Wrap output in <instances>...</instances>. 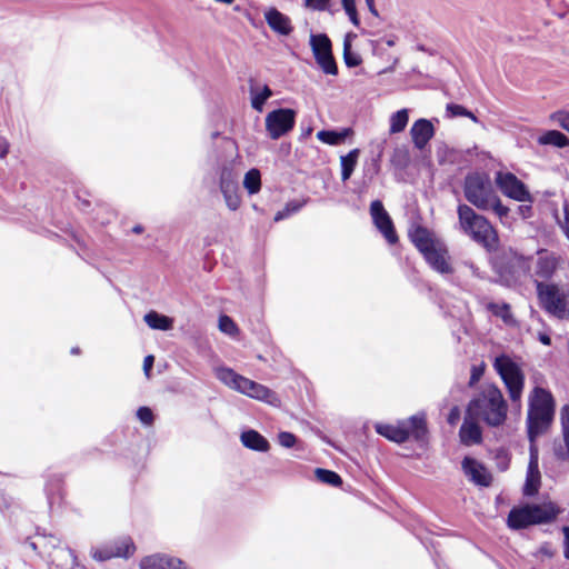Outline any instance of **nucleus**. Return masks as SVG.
I'll return each instance as SVG.
<instances>
[{
  "mask_svg": "<svg viewBox=\"0 0 569 569\" xmlns=\"http://www.w3.org/2000/svg\"><path fill=\"white\" fill-rule=\"evenodd\" d=\"M487 309L496 317L501 318L506 323L510 322L512 319L510 306L508 303L489 302L487 305Z\"/></svg>",
  "mask_w": 569,
  "mask_h": 569,
  "instance_id": "38",
  "label": "nucleus"
},
{
  "mask_svg": "<svg viewBox=\"0 0 569 569\" xmlns=\"http://www.w3.org/2000/svg\"><path fill=\"white\" fill-rule=\"evenodd\" d=\"M558 512L552 503L512 508L508 515V526L512 529H523L531 525L547 523L556 519Z\"/></svg>",
  "mask_w": 569,
  "mask_h": 569,
  "instance_id": "5",
  "label": "nucleus"
},
{
  "mask_svg": "<svg viewBox=\"0 0 569 569\" xmlns=\"http://www.w3.org/2000/svg\"><path fill=\"white\" fill-rule=\"evenodd\" d=\"M316 477L319 481L330 486L337 487L342 483L341 477L331 470L318 468L316 469Z\"/></svg>",
  "mask_w": 569,
  "mask_h": 569,
  "instance_id": "37",
  "label": "nucleus"
},
{
  "mask_svg": "<svg viewBox=\"0 0 569 569\" xmlns=\"http://www.w3.org/2000/svg\"><path fill=\"white\" fill-rule=\"evenodd\" d=\"M508 415V403L500 388L491 382L479 386L467 406V416L489 427H500Z\"/></svg>",
  "mask_w": 569,
  "mask_h": 569,
  "instance_id": "1",
  "label": "nucleus"
},
{
  "mask_svg": "<svg viewBox=\"0 0 569 569\" xmlns=\"http://www.w3.org/2000/svg\"><path fill=\"white\" fill-rule=\"evenodd\" d=\"M240 440L246 448L254 451L266 452L270 448L268 440L252 429L243 431L240 436Z\"/></svg>",
  "mask_w": 569,
  "mask_h": 569,
  "instance_id": "21",
  "label": "nucleus"
},
{
  "mask_svg": "<svg viewBox=\"0 0 569 569\" xmlns=\"http://www.w3.org/2000/svg\"><path fill=\"white\" fill-rule=\"evenodd\" d=\"M221 192L224 197L226 204L230 210L234 211L240 207L241 199L238 194V189H231Z\"/></svg>",
  "mask_w": 569,
  "mask_h": 569,
  "instance_id": "40",
  "label": "nucleus"
},
{
  "mask_svg": "<svg viewBox=\"0 0 569 569\" xmlns=\"http://www.w3.org/2000/svg\"><path fill=\"white\" fill-rule=\"evenodd\" d=\"M408 121H409L408 109L405 108V109L398 110L397 112L392 113L390 116V120H389L390 133L393 134V133L402 132L406 129Z\"/></svg>",
  "mask_w": 569,
  "mask_h": 569,
  "instance_id": "30",
  "label": "nucleus"
},
{
  "mask_svg": "<svg viewBox=\"0 0 569 569\" xmlns=\"http://www.w3.org/2000/svg\"><path fill=\"white\" fill-rule=\"evenodd\" d=\"M231 189H238L237 177L231 168L223 167L220 173V190L228 191Z\"/></svg>",
  "mask_w": 569,
  "mask_h": 569,
  "instance_id": "34",
  "label": "nucleus"
},
{
  "mask_svg": "<svg viewBox=\"0 0 569 569\" xmlns=\"http://www.w3.org/2000/svg\"><path fill=\"white\" fill-rule=\"evenodd\" d=\"M272 96L271 89L264 84L261 90L250 87L251 106L261 112L266 101Z\"/></svg>",
  "mask_w": 569,
  "mask_h": 569,
  "instance_id": "28",
  "label": "nucleus"
},
{
  "mask_svg": "<svg viewBox=\"0 0 569 569\" xmlns=\"http://www.w3.org/2000/svg\"><path fill=\"white\" fill-rule=\"evenodd\" d=\"M296 123V111L281 108L269 112L266 117V130L271 139L277 140L291 131Z\"/></svg>",
  "mask_w": 569,
  "mask_h": 569,
  "instance_id": "10",
  "label": "nucleus"
},
{
  "mask_svg": "<svg viewBox=\"0 0 569 569\" xmlns=\"http://www.w3.org/2000/svg\"><path fill=\"white\" fill-rule=\"evenodd\" d=\"M376 431L397 443H402L410 437H413L417 441H422L427 435L426 418L423 415H416L397 425L378 423L376 425Z\"/></svg>",
  "mask_w": 569,
  "mask_h": 569,
  "instance_id": "4",
  "label": "nucleus"
},
{
  "mask_svg": "<svg viewBox=\"0 0 569 569\" xmlns=\"http://www.w3.org/2000/svg\"><path fill=\"white\" fill-rule=\"evenodd\" d=\"M370 214L375 226L383 234L386 240L391 244L396 243L398 241V237L392 220L380 200H373L371 202Z\"/></svg>",
  "mask_w": 569,
  "mask_h": 569,
  "instance_id": "12",
  "label": "nucleus"
},
{
  "mask_svg": "<svg viewBox=\"0 0 569 569\" xmlns=\"http://www.w3.org/2000/svg\"><path fill=\"white\" fill-rule=\"evenodd\" d=\"M127 539H131L130 537H123L119 540H116L113 541L112 543H110V546L113 548V549H119V550H122V551H126V548L123 546V542L127 540Z\"/></svg>",
  "mask_w": 569,
  "mask_h": 569,
  "instance_id": "54",
  "label": "nucleus"
},
{
  "mask_svg": "<svg viewBox=\"0 0 569 569\" xmlns=\"http://www.w3.org/2000/svg\"><path fill=\"white\" fill-rule=\"evenodd\" d=\"M541 485V475L539 471L538 451L531 446L530 447V459L527 468L526 482L523 486V495L532 497L538 493Z\"/></svg>",
  "mask_w": 569,
  "mask_h": 569,
  "instance_id": "13",
  "label": "nucleus"
},
{
  "mask_svg": "<svg viewBox=\"0 0 569 569\" xmlns=\"http://www.w3.org/2000/svg\"><path fill=\"white\" fill-rule=\"evenodd\" d=\"M278 441L282 447L291 448L295 446L297 438L291 432L282 431L278 435Z\"/></svg>",
  "mask_w": 569,
  "mask_h": 569,
  "instance_id": "47",
  "label": "nucleus"
},
{
  "mask_svg": "<svg viewBox=\"0 0 569 569\" xmlns=\"http://www.w3.org/2000/svg\"><path fill=\"white\" fill-rule=\"evenodd\" d=\"M561 426H562V436L565 442L563 448H556L555 453L561 460L569 459V405H566L561 409Z\"/></svg>",
  "mask_w": 569,
  "mask_h": 569,
  "instance_id": "23",
  "label": "nucleus"
},
{
  "mask_svg": "<svg viewBox=\"0 0 569 569\" xmlns=\"http://www.w3.org/2000/svg\"><path fill=\"white\" fill-rule=\"evenodd\" d=\"M358 156H359V150L353 149V150L349 151L346 156L341 157L340 163H341L342 181H347L351 177V174L356 168L357 161H358Z\"/></svg>",
  "mask_w": 569,
  "mask_h": 569,
  "instance_id": "26",
  "label": "nucleus"
},
{
  "mask_svg": "<svg viewBox=\"0 0 569 569\" xmlns=\"http://www.w3.org/2000/svg\"><path fill=\"white\" fill-rule=\"evenodd\" d=\"M243 186L250 194L257 193L261 188V174L258 169H250L243 179Z\"/></svg>",
  "mask_w": 569,
  "mask_h": 569,
  "instance_id": "33",
  "label": "nucleus"
},
{
  "mask_svg": "<svg viewBox=\"0 0 569 569\" xmlns=\"http://www.w3.org/2000/svg\"><path fill=\"white\" fill-rule=\"evenodd\" d=\"M565 557L569 559V528H565Z\"/></svg>",
  "mask_w": 569,
  "mask_h": 569,
  "instance_id": "55",
  "label": "nucleus"
},
{
  "mask_svg": "<svg viewBox=\"0 0 569 569\" xmlns=\"http://www.w3.org/2000/svg\"><path fill=\"white\" fill-rule=\"evenodd\" d=\"M349 133L350 129H343L342 131L321 130L317 133V138L323 143L337 146L343 142Z\"/></svg>",
  "mask_w": 569,
  "mask_h": 569,
  "instance_id": "27",
  "label": "nucleus"
},
{
  "mask_svg": "<svg viewBox=\"0 0 569 569\" xmlns=\"http://www.w3.org/2000/svg\"><path fill=\"white\" fill-rule=\"evenodd\" d=\"M537 296L542 309L549 315L563 319L567 315L569 292L555 283L536 282Z\"/></svg>",
  "mask_w": 569,
  "mask_h": 569,
  "instance_id": "8",
  "label": "nucleus"
},
{
  "mask_svg": "<svg viewBox=\"0 0 569 569\" xmlns=\"http://www.w3.org/2000/svg\"><path fill=\"white\" fill-rule=\"evenodd\" d=\"M479 420H473L467 416L459 430L460 441L466 446L478 445L482 441V431L478 425Z\"/></svg>",
  "mask_w": 569,
  "mask_h": 569,
  "instance_id": "19",
  "label": "nucleus"
},
{
  "mask_svg": "<svg viewBox=\"0 0 569 569\" xmlns=\"http://www.w3.org/2000/svg\"><path fill=\"white\" fill-rule=\"evenodd\" d=\"M538 338H539V341L542 345H545V346H550L551 345V339H550V337L547 333L540 332Z\"/></svg>",
  "mask_w": 569,
  "mask_h": 569,
  "instance_id": "57",
  "label": "nucleus"
},
{
  "mask_svg": "<svg viewBox=\"0 0 569 569\" xmlns=\"http://www.w3.org/2000/svg\"><path fill=\"white\" fill-rule=\"evenodd\" d=\"M144 321L151 329L158 330H170L173 325L172 319L156 311L148 312L144 316Z\"/></svg>",
  "mask_w": 569,
  "mask_h": 569,
  "instance_id": "25",
  "label": "nucleus"
},
{
  "mask_svg": "<svg viewBox=\"0 0 569 569\" xmlns=\"http://www.w3.org/2000/svg\"><path fill=\"white\" fill-rule=\"evenodd\" d=\"M169 558L159 553L147 556L140 561V569H166L170 565Z\"/></svg>",
  "mask_w": 569,
  "mask_h": 569,
  "instance_id": "32",
  "label": "nucleus"
},
{
  "mask_svg": "<svg viewBox=\"0 0 569 569\" xmlns=\"http://www.w3.org/2000/svg\"><path fill=\"white\" fill-rule=\"evenodd\" d=\"M168 562H170V565H168V568L166 569H187V567L180 559L170 557Z\"/></svg>",
  "mask_w": 569,
  "mask_h": 569,
  "instance_id": "52",
  "label": "nucleus"
},
{
  "mask_svg": "<svg viewBox=\"0 0 569 569\" xmlns=\"http://www.w3.org/2000/svg\"><path fill=\"white\" fill-rule=\"evenodd\" d=\"M143 231V227L141 224H137L132 228V232L141 233Z\"/></svg>",
  "mask_w": 569,
  "mask_h": 569,
  "instance_id": "59",
  "label": "nucleus"
},
{
  "mask_svg": "<svg viewBox=\"0 0 569 569\" xmlns=\"http://www.w3.org/2000/svg\"><path fill=\"white\" fill-rule=\"evenodd\" d=\"M460 229L475 242L482 246L487 251L498 249L499 238L492 224L481 214H478L468 204H459L457 209Z\"/></svg>",
  "mask_w": 569,
  "mask_h": 569,
  "instance_id": "2",
  "label": "nucleus"
},
{
  "mask_svg": "<svg viewBox=\"0 0 569 569\" xmlns=\"http://www.w3.org/2000/svg\"><path fill=\"white\" fill-rule=\"evenodd\" d=\"M343 61L349 68L358 67L362 61L360 54L352 51L351 42L348 39L343 41Z\"/></svg>",
  "mask_w": 569,
  "mask_h": 569,
  "instance_id": "36",
  "label": "nucleus"
},
{
  "mask_svg": "<svg viewBox=\"0 0 569 569\" xmlns=\"http://www.w3.org/2000/svg\"><path fill=\"white\" fill-rule=\"evenodd\" d=\"M329 0H305V6L312 10L323 11L327 9Z\"/></svg>",
  "mask_w": 569,
  "mask_h": 569,
  "instance_id": "49",
  "label": "nucleus"
},
{
  "mask_svg": "<svg viewBox=\"0 0 569 569\" xmlns=\"http://www.w3.org/2000/svg\"><path fill=\"white\" fill-rule=\"evenodd\" d=\"M556 270V260L552 257L541 256L536 262V274L549 279Z\"/></svg>",
  "mask_w": 569,
  "mask_h": 569,
  "instance_id": "29",
  "label": "nucleus"
},
{
  "mask_svg": "<svg viewBox=\"0 0 569 569\" xmlns=\"http://www.w3.org/2000/svg\"><path fill=\"white\" fill-rule=\"evenodd\" d=\"M386 44L388 47H393L396 44V41H395L393 38H389V39L386 40Z\"/></svg>",
  "mask_w": 569,
  "mask_h": 569,
  "instance_id": "60",
  "label": "nucleus"
},
{
  "mask_svg": "<svg viewBox=\"0 0 569 569\" xmlns=\"http://www.w3.org/2000/svg\"><path fill=\"white\" fill-rule=\"evenodd\" d=\"M366 1V4L368 7V10L375 16V17H378V10L376 9V6H375V0H365Z\"/></svg>",
  "mask_w": 569,
  "mask_h": 569,
  "instance_id": "56",
  "label": "nucleus"
},
{
  "mask_svg": "<svg viewBox=\"0 0 569 569\" xmlns=\"http://www.w3.org/2000/svg\"><path fill=\"white\" fill-rule=\"evenodd\" d=\"M123 546L126 548V551L113 549L110 545H108L103 548L92 550L91 556L97 561H106L116 557L129 558L130 556L133 555L136 550L132 539H127L123 542Z\"/></svg>",
  "mask_w": 569,
  "mask_h": 569,
  "instance_id": "18",
  "label": "nucleus"
},
{
  "mask_svg": "<svg viewBox=\"0 0 569 569\" xmlns=\"http://www.w3.org/2000/svg\"><path fill=\"white\" fill-rule=\"evenodd\" d=\"M425 259L436 271L447 274L452 273V267L447 259V251L440 248L432 247L423 253Z\"/></svg>",
  "mask_w": 569,
  "mask_h": 569,
  "instance_id": "20",
  "label": "nucleus"
},
{
  "mask_svg": "<svg viewBox=\"0 0 569 569\" xmlns=\"http://www.w3.org/2000/svg\"><path fill=\"white\" fill-rule=\"evenodd\" d=\"M137 417L146 426H150L153 422V413L148 407H140L137 411Z\"/></svg>",
  "mask_w": 569,
  "mask_h": 569,
  "instance_id": "46",
  "label": "nucleus"
},
{
  "mask_svg": "<svg viewBox=\"0 0 569 569\" xmlns=\"http://www.w3.org/2000/svg\"><path fill=\"white\" fill-rule=\"evenodd\" d=\"M410 239L422 254L435 247L430 232L423 227L410 231Z\"/></svg>",
  "mask_w": 569,
  "mask_h": 569,
  "instance_id": "22",
  "label": "nucleus"
},
{
  "mask_svg": "<svg viewBox=\"0 0 569 569\" xmlns=\"http://www.w3.org/2000/svg\"><path fill=\"white\" fill-rule=\"evenodd\" d=\"M463 193L468 202L480 210H489V201L496 191L489 177L481 172H470L463 182Z\"/></svg>",
  "mask_w": 569,
  "mask_h": 569,
  "instance_id": "7",
  "label": "nucleus"
},
{
  "mask_svg": "<svg viewBox=\"0 0 569 569\" xmlns=\"http://www.w3.org/2000/svg\"><path fill=\"white\" fill-rule=\"evenodd\" d=\"M153 362H154V358L151 355L147 356L143 360V371L147 377H149V375H150V370L153 366Z\"/></svg>",
  "mask_w": 569,
  "mask_h": 569,
  "instance_id": "51",
  "label": "nucleus"
},
{
  "mask_svg": "<svg viewBox=\"0 0 569 569\" xmlns=\"http://www.w3.org/2000/svg\"><path fill=\"white\" fill-rule=\"evenodd\" d=\"M520 261H521L523 264H526V263L528 262V259H525V258H522V257H521V258H520Z\"/></svg>",
  "mask_w": 569,
  "mask_h": 569,
  "instance_id": "62",
  "label": "nucleus"
},
{
  "mask_svg": "<svg viewBox=\"0 0 569 569\" xmlns=\"http://www.w3.org/2000/svg\"><path fill=\"white\" fill-rule=\"evenodd\" d=\"M552 121H555L558 126L569 132V112L567 111H558L552 113Z\"/></svg>",
  "mask_w": 569,
  "mask_h": 569,
  "instance_id": "44",
  "label": "nucleus"
},
{
  "mask_svg": "<svg viewBox=\"0 0 569 569\" xmlns=\"http://www.w3.org/2000/svg\"><path fill=\"white\" fill-rule=\"evenodd\" d=\"M496 183L501 192L517 201H530L531 197L525 183L511 172H498Z\"/></svg>",
  "mask_w": 569,
  "mask_h": 569,
  "instance_id": "11",
  "label": "nucleus"
},
{
  "mask_svg": "<svg viewBox=\"0 0 569 569\" xmlns=\"http://www.w3.org/2000/svg\"><path fill=\"white\" fill-rule=\"evenodd\" d=\"M80 352L79 348L78 347H74L71 349V353L72 355H78Z\"/></svg>",
  "mask_w": 569,
  "mask_h": 569,
  "instance_id": "61",
  "label": "nucleus"
},
{
  "mask_svg": "<svg viewBox=\"0 0 569 569\" xmlns=\"http://www.w3.org/2000/svg\"><path fill=\"white\" fill-rule=\"evenodd\" d=\"M217 378L228 386L231 389L237 390L240 393H243L248 388L249 383L252 381L241 375H238L230 368H219L216 371Z\"/></svg>",
  "mask_w": 569,
  "mask_h": 569,
  "instance_id": "17",
  "label": "nucleus"
},
{
  "mask_svg": "<svg viewBox=\"0 0 569 569\" xmlns=\"http://www.w3.org/2000/svg\"><path fill=\"white\" fill-rule=\"evenodd\" d=\"M465 114H468V109H466L463 106L448 103L446 107V116L448 118L465 117Z\"/></svg>",
  "mask_w": 569,
  "mask_h": 569,
  "instance_id": "43",
  "label": "nucleus"
},
{
  "mask_svg": "<svg viewBox=\"0 0 569 569\" xmlns=\"http://www.w3.org/2000/svg\"><path fill=\"white\" fill-rule=\"evenodd\" d=\"M341 4L351 23L355 27H359L360 20L357 12L356 0H341Z\"/></svg>",
  "mask_w": 569,
  "mask_h": 569,
  "instance_id": "39",
  "label": "nucleus"
},
{
  "mask_svg": "<svg viewBox=\"0 0 569 569\" xmlns=\"http://www.w3.org/2000/svg\"><path fill=\"white\" fill-rule=\"evenodd\" d=\"M493 368L501 378L512 403L520 402L525 388V373L509 356L495 358Z\"/></svg>",
  "mask_w": 569,
  "mask_h": 569,
  "instance_id": "6",
  "label": "nucleus"
},
{
  "mask_svg": "<svg viewBox=\"0 0 569 569\" xmlns=\"http://www.w3.org/2000/svg\"><path fill=\"white\" fill-rule=\"evenodd\" d=\"M219 329L228 335H233L237 331V326L234 321L228 316H220L219 318Z\"/></svg>",
  "mask_w": 569,
  "mask_h": 569,
  "instance_id": "42",
  "label": "nucleus"
},
{
  "mask_svg": "<svg viewBox=\"0 0 569 569\" xmlns=\"http://www.w3.org/2000/svg\"><path fill=\"white\" fill-rule=\"evenodd\" d=\"M465 117L470 118L476 123L479 122V119L469 110H468V114H465Z\"/></svg>",
  "mask_w": 569,
  "mask_h": 569,
  "instance_id": "58",
  "label": "nucleus"
},
{
  "mask_svg": "<svg viewBox=\"0 0 569 569\" xmlns=\"http://www.w3.org/2000/svg\"><path fill=\"white\" fill-rule=\"evenodd\" d=\"M411 140L418 150H422L435 136V127L430 120L418 119L410 129Z\"/></svg>",
  "mask_w": 569,
  "mask_h": 569,
  "instance_id": "14",
  "label": "nucleus"
},
{
  "mask_svg": "<svg viewBox=\"0 0 569 569\" xmlns=\"http://www.w3.org/2000/svg\"><path fill=\"white\" fill-rule=\"evenodd\" d=\"M301 207H302V204H300V203H288L283 210L278 211L276 213L274 221H280V220L289 217L292 212L299 211Z\"/></svg>",
  "mask_w": 569,
  "mask_h": 569,
  "instance_id": "45",
  "label": "nucleus"
},
{
  "mask_svg": "<svg viewBox=\"0 0 569 569\" xmlns=\"http://www.w3.org/2000/svg\"><path fill=\"white\" fill-rule=\"evenodd\" d=\"M460 419V410L457 406L452 407L448 415V422L450 425H456Z\"/></svg>",
  "mask_w": 569,
  "mask_h": 569,
  "instance_id": "50",
  "label": "nucleus"
},
{
  "mask_svg": "<svg viewBox=\"0 0 569 569\" xmlns=\"http://www.w3.org/2000/svg\"><path fill=\"white\" fill-rule=\"evenodd\" d=\"M485 372V363H481L480 366H472L471 367V373L469 379V387H473L483 376Z\"/></svg>",
  "mask_w": 569,
  "mask_h": 569,
  "instance_id": "48",
  "label": "nucleus"
},
{
  "mask_svg": "<svg viewBox=\"0 0 569 569\" xmlns=\"http://www.w3.org/2000/svg\"><path fill=\"white\" fill-rule=\"evenodd\" d=\"M391 163L399 169H405L410 163V153L406 147H398L391 156Z\"/></svg>",
  "mask_w": 569,
  "mask_h": 569,
  "instance_id": "35",
  "label": "nucleus"
},
{
  "mask_svg": "<svg viewBox=\"0 0 569 569\" xmlns=\"http://www.w3.org/2000/svg\"><path fill=\"white\" fill-rule=\"evenodd\" d=\"M310 47L316 62L326 74L337 76L338 67L332 54V44L326 33L311 34Z\"/></svg>",
  "mask_w": 569,
  "mask_h": 569,
  "instance_id": "9",
  "label": "nucleus"
},
{
  "mask_svg": "<svg viewBox=\"0 0 569 569\" xmlns=\"http://www.w3.org/2000/svg\"><path fill=\"white\" fill-rule=\"evenodd\" d=\"M553 413L555 401L551 392L541 387H535L529 396L527 416L528 437L531 443L548 429Z\"/></svg>",
  "mask_w": 569,
  "mask_h": 569,
  "instance_id": "3",
  "label": "nucleus"
},
{
  "mask_svg": "<svg viewBox=\"0 0 569 569\" xmlns=\"http://www.w3.org/2000/svg\"><path fill=\"white\" fill-rule=\"evenodd\" d=\"M9 151V143L7 139L0 136V158H4Z\"/></svg>",
  "mask_w": 569,
  "mask_h": 569,
  "instance_id": "53",
  "label": "nucleus"
},
{
  "mask_svg": "<svg viewBox=\"0 0 569 569\" xmlns=\"http://www.w3.org/2000/svg\"><path fill=\"white\" fill-rule=\"evenodd\" d=\"M540 144H552L559 148L569 144V139L562 132L557 130H550L538 138Z\"/></svg>",
  "mask_w": 569,
  "mask_h": 569,
  "instance_id": "31",
  "label": "nucleus"
},
{
  "mask_svg": "<svg viewBox=\"0 0 569 569\" xmlns=\"http://www.w3.org/2000/svg\"><path fill=\"white\" fill-rule=\"evenodd\" d=\"M264 19L270 29L281 36H289L293 30L290 18L276 8L268 9Z\"/></svg>",
  "mask_w": 569,
  "mask_h": 569,
  "instance_id": "16",
  "label": "nucleus"
},
{
  "mask_svg": "<svg viewBox=\"0 0 569 569\" xmlns=\"http://www.w3.org/2000/svg\"><path fill=\"white\" fill-rule=\"evenodd\" d=\"M493 210V212L499 217L503 218L509 213V209L503 206L497 196V193L493 196V199L489 201V210Z\"/></svg>",
  "mask_w": 569,
  "mask_h": 569,
  "instance_id": "41",
  "label": "nucleus"
},
{
  "mask_svg": "<svg viewBox=\"0 0 569 569\" xmlns=\"http://www.w3.org/2000/svg\"><path fill=\"white\" fill-rule=\"evenodd\" d=\"M243 395L267 402H272V400L274 399L273 391L253 380L249 383Z\"/></svg>",
  "mask_w": 569,
  "mask_h": 569,
  "instance_id": "24",
  "label": "nucleus"
},
{
  "mask_svg": "<svg viewBox=\"0 0 569 569\" xmlns=\"http://www.w3.org/2000/svg\"><path fill=\"white\" fill-rule=\"evenodd\" d=\"M462 470L476 485L488 487L491 483V476L487 472L486 468L473 458L466 457L462 460Z\"/></svg>",
  "mask_w": 569,
  "mask_h": 569,
  "instance_id": "15",
  "label": "nucleus"
}]
</instances>
